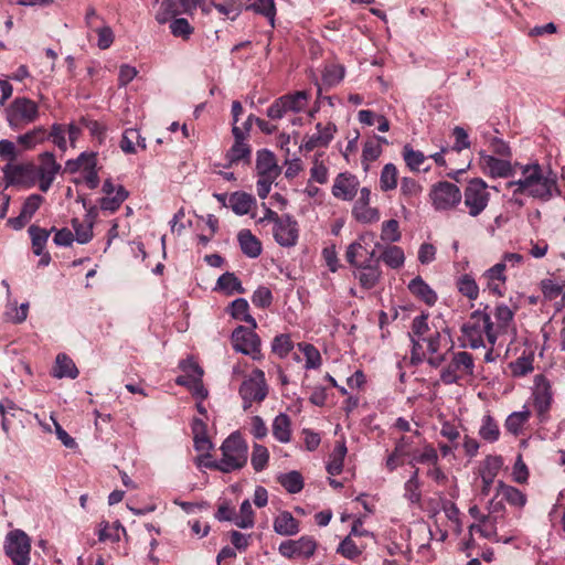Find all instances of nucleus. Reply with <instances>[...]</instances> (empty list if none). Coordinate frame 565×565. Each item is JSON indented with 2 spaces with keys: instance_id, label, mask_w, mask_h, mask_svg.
I'll list each match as a JSON object with an SVG mask.
<instances>
[{
  "instance_id": "nucleus-6",
  "label": "nucleus",
  "mask_w": 565,
  "mask_h": 565,
  "mask_svg": "<svg viewBox=\"0 0 565 565\" xmlns=\"http://www.w3.org/2000/svg\"><path fill=\"white\" fill-rule=\"evenodd\" d=\"M429 200L433 207L438 212H446L456 209L462 200L459 186L448 181H439L429 190Z\"/></svg>"
},
{
  "instance_id": "nucleus-36",
  "label": "nucleus",
  "mask_w": 565,
  "mask_h": 565,
  "mask_svg": "<svg viewBox=\"0 0 565 565\" xmlns=\"http://www.w3.org/2000/svg\"><path fill=\"white\" fill-rule=\"evenodd\" d=\"M531 412L526 406H523V409L520 412L511 413L505 419V429L518 436L521 431L525 423L530 419Z\"/></svg>"
},
{
  "instance_id": "nucleus-28",
  "label": "nucleus",
  "mask_w": 565,
  "mask_h": 565,
  "mask_svg": "<svg viewBox=\"0 0 565 565\" xmlns=\"http://www.w3.org/2000/svg\"><path fill=\"white\" fill-rule=\"evenodd\" d=\"M274 531L279 535L292 536L299 532V524L290 512L284 511L275 518Z\"/></svg>"
},
{
  "instance_id": "nucleus-55",
  "label": "nucleus",
  "mask_w": 565,
  "mask_h": 565,
  "mask_svg": "<svg viewBox=\"0 0 565 565\" xmlns=\"http://www.w3.org/2000/svg\"><path fill=\"white\" fill-rule=\"evenodd\" d=\"M402 234L399 224L396 220L392 218L383 222L381 228V239L386 243H396L401 239Z\"/></svg>"
},
{
  "instance_id": "nucleus-42",
  "label": "nucleus",
  "mask_w": 565,
  "mask_h": 565,
  "mask_svg": "<svg viewBox=\"0 0 565 565\" xmlns=\"http://www.w3.org/2000/svg\"><path fill=\"white\" fill-rule=\"evenodd\" d=\"M398 171L395 164L386 163L380 174V189L383 192L395 190L397 186Z\"/></svg>"
},
{
  "instance_id": "nucleus-5",
  "label": "nucleus",
  "mask_w": 565,
  "mask_h": 565,
  "mask_svg": "<svg viewBox=\"0 0 565 565\" xmlns=\"http://www.w3.org/2000/svg\"><path fill=\"white\" fill-rule=\"evenodd\" d=\"M7 121L12 129H20L38 120V104L28 97H17L6 110Z\"/></svg>"
},
{
  "instance_id": "nucleus-21",
  "label": "nucleus",
  "mask_w": 565,
  "mask_h": 565,
  "mask_svg": "<svg viewBox=\"0 0 565 565\" xmlns=\"http://www.w3.org/2000/svg\"><path fill=\"white\" fill-rule=\"evenodd\" d=\"M31 241H32V249L33 253L38 256H41L40 265L46 266L50 264L51 256L49 253H45V245L50 237L51 231L45 228H41L36 225H31L28 230Z\"/></svg>"
},
{
  "instance_id": "nucleus-17",
  "label": "nucleus",
  "mask_w": 565,
  "mask_h": 565,
  "mask_svg": "<svg viewBox=\"0 0 565 565\" xmlns=\"http://www.w3.org/2000/svg\"><path fill=\"white\" fill-rule=\"evenodd\" d=\"M40 161L41 162L36 171L39 188L41 191L46 192L51 188L61 166L56 162L54 154L51 152H44L41 154Z\"/></svg>"
},
{
  "instance_id": "nucleus-13",
  "label": "nucleus",
  "mask_w": 565,
  "mask_h": 565,
  "mask_svg": "<svg viewBox=\"0 0 565 565\" xmlns=\"http://www.w3.org/2000/svg\"><path fill=\"white\" fill-rule=\"evenodd\" d=\"M479 164L484 174L490 178H510L515 174L516 163L512 164L509 159L497 158L483 151L479 153Z\"/></svg>"
},
{
  "instance_id": "nucleus-52",
  "label": "nucleus",
  "mask_w": 565,
  "mask_h": 565,
  "mask_svg": "<svg viewBox=\"0 0 565 565\" xmlns=\"http://www.w3.org/2000/svg\"><path fill=\"white\" fill-rule=\"evenodd\" d=\"M497 497L498 495L495 494L494 498L489 500V502L486 507V509L488 511L487 516H492V518H489L490 519L489 524H491L493 526L494 536H497V522H498V520L502 519L505 513V505H504L503 501L497 500Z\"/></svg>"
},
{
  "instance_id": "nucleus-32",
  "label": "nucleus",
  "mask_w": 565,
  "mask_h": 565,
  "mask_svg": "<svg viewBox=\"0 0 565 565\" xmlns=\"http://www.w3.org/2000/svg\"><path fill=\"white\" fill-rule=\"evenodd\" d=\"M238 243L242 252L250 257L256 258L262 253L260 242L252 234L249 230H243L238 233Z\"/></svg>"
},
{
  "instance_id": "nucleus-18",
  "label": "nucleus",
  "mask_w": 565,
  "mask_h": 565,
  "mask_svg": "<svg viewBox=\"0 0 565 565\" xmlns=\"http://www.w3.org/2000/svg\"><path fill=\"white\" fill-rule=\"evenodd\" d=\"M315 134L305 136L301 148L307 151H312L317 148L327 147L333 139L337 127L332 122H328L327 125L318 122Z\"/></svg>"
},
{
  "instance_id": "nucleus-57",
  "label": "nucleus",
  "mask_w": 565,
  "mask_h": 565,
  "mask_svg": "<svg viewBox=\"0 0 565 565\" xmlns=\"http://www.w3.org/2000/svg\"><path fill=\"white\" fill-rule=\"evenodd\" d=\"M419 469L415 468V470L412 472L409 479L405 483V497L412 502V503H418L420 500V491H419Z\"/></svg>"
},
{
  "instance_id": "nucleus-9",
  "label": "nucleus",
  "mask_w": 565,
  "mask_h": 565,
  "mask_svg": "<svg viewBox=\"0 0 565 565\" xmlns=\"http://www.w3.org/2000/svg\"><path fill=\"white\" fill-rule=\"evenodd\" d=\"M268 394L265 373L255 369L245 379L239 387V395L243 399L244 409H248L253 403L263 402Z\"/></svg>"
},
{
  "instance_id": "nucleus-49",
  "label": "nucleus",
  "mask_w": 565,
  "mask_h": 565,
  "mask_svg": "<svg viewBox=\"0 0 565 565\" xmlns=\"http://www.w3.org/2000/svg\"><path fill=\"white\" fill-rule=\"evenodd\" d=\"M217 288L228 295L234 292L243 294L245 290L239 279L233 273H225L217 279Z\"/></svg>"
},
{
  "instance_id": "nucleus-8",
  "label": "nucleus",
  "mask_w": 565,
  "mask_h": 565,
  "mask_svg": "<svg viewBox=\"0 0 565 565\" xmlns=\"http://www.w3.org/2000/svg\"><path fill=\"white\" fill-rule=\"evenodd\" d=\"M462 198L468 214L472 217L480 215L490 201L488 184L480 178L471 179L465 188Z\"/></svg>"
},
{
  "instance_id": "nucleus-40",
  "label": "nucleus",
  "mask_w": 565,
  "mask_h": 565,
  "mask_svg": "<svg viewBox=\"0 0 565 565\" xmlns=\"http://www.w3.org/2000/svg\"><path fill=\"white\" fill-rule=\"evenodd\" d=\"M347 455V447L344 443H339L335 445L334 449L332 450L328 465H327V471L332 475L337 476L341 473L343 469V462Z\"/></svg>"
},
{
  "instance_id": "nucleus-22",
  "label": "nucleus",
  "mask_w": 565,
  "mask_h": 565,
  "mask_svg": "<svg viewBox=\"0 0 565 565\" xmlns=\"http://www.w3.org/2000/svg\"><path fill=\"white\" fill-rule=\"evenodd\" d=\"M356 270L353 273L364 289H372L381 278V269L377 264H371L370 260L354 266Z\"/></svg>"
},
{
  "instance_id": "nucleus-11",
  "label": "nucleus",
  "mask_w": 565,
  "mask_h": 565,
  "mask_svg": "<svg viewBox=\"0 0 565 565\" xmlns=\"http://www.w3.org/2000/svg\"><path fill=\"white\" fill-rule=\"evenodd\" d=\"M414 424L416 428L413 431V435H404L399 437L395 443L394 450L388 455L386 459V468L390 471H394L397 467L403 465V459H405L415 447L420 446V443L425 439L418 429V424Z\"/></svg>"
},
{
  "instance_id": "nucleus-51",
  "label": "nucleus",
  "mask_w": 565,
  "mask_h": 565,
  "mask_svg": "<svg viewBox=\"0 0 565 565\" xmlns=\"http://www.w3.org/2000/svg\"><path fill=\"white\" fill-rule=\"evenodd\" d=\"M298 349L306 358L305 367L307 370L318 369L321 365V354L318 349L310 343H298Z\"/></svg>"
},
{
  "instance_id": "nucleus-33",
  "label": "nucleus",
  "mask_w": 565,
  "mask_h": 565,
  "mask_svg": "<svg viewBox=\"0 0 565 565\" xmlns=\"http://www.w3.org/2000/svg\"><path fill=\"white\" fill-rule=\"evenodd\" d=\"M403 159L409 170L418 172L422 166L427 161V157L419 150H414L409 145H405L402 151ZM430 167L423 168L424 172H428Z\"/></svg>"
},
{
  "instance_id": "nucleus-12",
  "label": "nucleus",
  "mask_w": 565,
  "mask_h": 565,
  "mask_svg": "<svg viewBox=\"0 0 565 565\" xmlns=\"http://www.w3.org/2000/svg\"><path fill=\"white\" fill-rule=\"evenodd\" d=\"M254 330L243 326L237 327L232 333V342L237 352L250 355L254 360H259L262 358L260 340Z\"/></svg>"
},
{
  "instance_id": "nucleus-59",
  "label": "nucleus",
  "mask_w": 565,
  "mask_h": 565,
  "mask_svg": "<svg viewBox=\"0 0 565 565\" xmlns=\"http://www.w3.org/2000/svg\"><path fill=\"white\" fill-rule=\"evenodd\" d=\"M292 349L294 343L289 334H279L274 338L271 350L279 358H286Z\"/></svg>"
},
{
  "instance_id": "nucleus-61",
  "label": "nucleus",
  "mask_w": 565,
  "mask_h": 565,
  "mask_svg": "<svg viewBox=\"0 0 565 565\" xmlns=\"http://www.w3.org/2000/svg\"><path fill=\"white\" fill-rule=\"evenodd\" d=\"M344 77V67L339 64H331L326 66L322 81L328 86H334L339 84Z\"/></svg>"
},
{
  "instance_id": "nucleus-60",
  "label": "nucleus",
  "mask_w": 565,
  "mask_h": 565,
  "mask_svg": "<svg viewBox=\"0 0 565 565\" xmlns=\"http://www.w3.org/2000/svg\"><path fill=\"white\" fill-rule=\"evenodd\" d=\"M234 522L241 529H249L254 525V511L248 500L242 502L239 515L234 520Z\"/></svg>"
},
{
  "instance_id": "nucleus-35",
  "label": "nucleus",
  "mask_w": 565,
  "mask_h": 565,
  "mask_svg": "<svg viewBox=\"0 0 565 565\" xmlns=\"http://www.w3.org/2000/svg\"><path fill=\"white\" fill-rule=\"evenodd\" d=\"M120 532L126 534V530L119 521H116L111 524L106 521H103L99 523L98 540L100 542H107V541H109L111 543L119 542Z\"/></svg>"
},
{
  "instance_id": "nucleus-56",
  "label": "nucleus",
  "mask_w": 565,
  "mask_h": 565,
  "mask_svg": "<svg viewBox=\"0 0 565 565\" xmlns=\"http://www.w3.org/2000/svg\"><path fill=\"white\" fill-rule=\"evenodd\" d=\"M401 194L407 200L418 198L423 192V186L413 178L404 177L401 180Z\"/></svg>"
},
{
  "instance_id": "nucleus-24",
  "label": "nucleus",
  "mask_w": 565,
  "mask_h": 565,
  "mask_svg": "<svg viewBox=\"0 0 565 565\" xmlns=\"http://www.w3.org/2000/svg\"><path fill=\"white\" fill-rule=\"evenodd\" d=\"M256 171L257 175L279 177L280 168L271 151L263 149L257 152Z\"/></svg>"
},
{
  "instance_id": "nucleus-43",
  "label": "nucleus",
  "mask_w": 565,
  "mask_h": 565,
  "mask_svg": "<svg viewBox=\"0 0 565 565\" xmlns=\"http://www.w3.org/2000/svg\"><path fill=\"white\" fill-rule=\"evenodd\" d=\"M250 147L247 142H234L231 149L226 152L228 166L237 164L241 161L248 162L250 159Z\"/></svg>"
},
{
  "instance_id": "nucleus-15",
  "label": "nucleus",
  "mask_w": 565,
  "mask_h": 565,
  "mask_svg": "<svg viewBox=\"0 0 565 565\" xmlns=\"http://www.w3.org/2000/svg\"><path fill=\"white\" fill-rule=\"evenodd\" d=\"M273 234L280 246H295L299 236L298 223L290 215H281V218L273 227Z\"/></svg>"
},
{
  "instance_id": "nucleus-19",
  "label": "nucleus",
  "mask_w": 565,
  "mask_h": 565,
  "mask_svg": "<svg viewBox=\"0 0 565 565\" xmlns=\"http://www.w3.org/2000/svg\"><path fill=\"white\" fill-rule=\"evenodd\" d=\"M359 185L360 182L355 175L348 172L340 173L334 179L332 194L339 200L352 201L358 193Z\"/></svg>"
},
{
  "instance_id": "nucleus-38",
  "label": "nucleus",
  "mask_w": 565,
  "mask_h": 565,
  "mask_svg": "<svg viewBox=\"0 0 565 565\" xmlns=\"http://www.w3.org/2000/svg\"><path fill=\"white\" fill-rule=\"evenodd\" d=\"M47 136L45 128L39 126L23 135H20L17 139V142L22 146L23 149L30 150L33 149L36 145L44 142Z\"/></svg>"
},
{
  "instance_id": "nucleus-20",
  "label": "nucleus",
  "mask_w": 565,
  "mask_h": 565,
  "mask_svg": "<svg viewBox=\"0 0 565 565\" xmlns=\"http://www.w3.org/2000/svg\"><path fill=\"white\" fill-rule=\"evenodd\" d=\"M405 459H408L407 463L415 469L418 468V463H437L438 452L433 445L423 439L420 446L415 447L414 450Z\"/></svg>"
},
{
  "instance_id": "nucleus-10",
  "label": "nucleus",
  "mask_w": 565,
  "mask_h": 565,
  "mask_svg": "<svg viewBox=\"0 0 565 565\" xmlns=\"http://www.w3.org/2000/svg\"><path fill=\"white\" fill-rule=\"evenodd\" d=\"M4 551L13 565L30 564L31 541L23 531L14 530L7 534Z\"/></svg>"
},
{
  "instance_id": "nucleus-53",
  "label": "nucleus",
  "mask_w": 565,
  "mask_h": 565,
  "mask_svg": "<svg viewBox=\"0 0 565 565\" xmlns=\"http://www.w3.org/2000/svg\"><path fill=\"white\" fill-rule=\"evenodd\" d=\"M209 4L210 8L214 7L218 13L231 20H235L241 13L242 0H226L224 3H215L211 1Z\"/></svg>"
},
{
  "instance_id": "nucleus-25",
  "label": "nucleus",
  "mask_w": 565,
  "mask_h": 565,
  "mask_svg": "<svg viewBox=\"0 0 565 565\" xmlns=\"http://www.w3.org/2000/svg\"><path fill=\"white\" fill-rule=\"evenodd\" d=\"M534 407L541 418H544L552 404V393L550 385L541 380L537 382L535 391L533 393Z\"/></svg>"
},
{
  "instance_id": "nucleus-23",
  "label": "nucleus",
  "mask_w": 565,
  "mask_h": 565,
  "mask_svg": "<svg viewBox=\"0 0 565 565\" xmlns=\"http://www.w3.org/2000/svg\"><path fill=\"white\" fill-rule=\"evenodd\" d=\"M483 278L486 280L487 288L491 294L498 297H502L504 295L507 276L504 275L501 265L495 264L486 270Z\"/></svg>"
},
{
  "instance_id": "nucleus-37",
  "label": "nucleus",
  "mask_w": 565,
  "mask_h": 565,
  "mask_svg": "<svg viewBox=\"0 0 565 565\" xmlns=\"http://www.w3.org/2000/svg\"><path fill=\"white\" fill-rule=\"evenodd\" d=\"M255 202V199L245 192H235L230 196V206L237 215L247 214Z\"/></svg>"
},
{
  "instance_id": "nucleus-58",
  "label": "nucleus",
  "mask_w": 565,
  "mask_h": 565,
  "mask_svg": "<svg viewBox=\"0 0 565 565\" xmlns=\"http://www.w3.org/2000/svg\"><path fill=\"white\" fill-rule=\"evenodd\" d=\"M269 460V452L267 448L259 444H254L250 462L255 471L265 469Z\"/></svg>"
},
{
  "instance_id": "nucleus-16",
  "label": "nucleus",
  "mask_w": 565,
  "mask_h": 565,
  "mask_svg": "<svg viewBox=\"0 0 565 565\" xmlns=\"http://www.w3.org/2000/svg\"><path fill=\"white\" fill-rule=\"evenodd\" d=\"M371 200V191L369 188H362L360 190V195L355 201L352 215L354 218L361 223H374L380 220V212L376 207L370 206Z\"/></svg>"
},
{
  "instance_id": "nucleus-47",
  "label": "nucleus",
  "mask_w": 565,
  "mask_h": 565,
  "mask_svg": "<svg viewBox=\"0 0 565 565\" xmlns=\"http://www.w3.org/2000/svg\"><path fill=\"white\" fill-rule=\"evenodd\" d=\"M288 111L300 113L305 109L309 99V94L306 90H299L295 94L281 96Z\"/></svg>"
},
{
  "instance_id": "nucleus-50",
  "label": "nucleus",
  "mask_w": 565,
  "mask_h": 565,
  "mask_svg": "<svg viewBox=\"0 0 565 565\" xmlns=\"http://www.w3.org/2000/svg\"><path fill=\"white\" fill-rule=\"evenodd\" d=\"M180 13H183L182 9L179 10L174 0H163L154 18L158 23L164 24Z\"/></svg>"
},
{
  "instance_id": "nucleus-45",
  "label": "nucleus",
  "mask_w": 565,
  "mask_h": 565,
  "mask_svg": "<svg viewBox=\"0 0 565 565\" xmlns=\"http://www.w3.org/2000/svg\"><path fill=\"white\" fill-rule=\"evenodd\" d=\"M128 195L129 192L122 185H118L115 195H106L100 200V209L113 213L120 207Z\"/></svg>"
},
{
  "instance_id": "nucleus-4",
  "label": "nucleus",
  "mask_w": 565,
  "mask_h": 565,
  "mask_svg": "<svg viewBox=\"0 0 565 565\" xmlns=\"http://www.w3.org/2000/svg\"><path fill=\"white\" fill-rule=\"evenodd\" d=\"M222 458L218 462L205 463L222 472H231L243 468L247 462L248 446L238 433L231 434L221 446Z\"/></svg>"
},
{
  "instance_id": "nucleus-27",
  "label": "nucleus",
  "mask_w": 565,
  "mask_h": 565,
  "mask_svg": "<svg viewBox=\"0 0 565 565\" xmlns=\"http://www.w3.org/2000/svg\"><path fill=\"white\" fill-rule=\"evenodd\" d=\"M469 514L471 518L478 521L477 524H471L469 526L470 532H478L486 539H493L494 537V530L490 522V516H487V514L482 513L478 505H471L469 508Z\"/></svg>"
},
{
  "instance_id": "nucleus-48",
  "label": "nucleus",
  "mask_w": 565,
  "mask_h": 565,
  "mask_svg": "<svg viewBox=\"0 0 565 565\" xmlns=\"http://www.w3.org/2000/svg\"><path fill=\"white\" fill-rule=\"evenodd\" d=\"M479 435L489 443L498 440L500 436L499 426L491 415L487 414L482 417Z\"/></svg>"
},
{
  "instance_id": "nucleus-54",
  "label": "nucleus",
  "mask_w": 565,
  "mask_h": 565,
  "mask_svg": "<svg viewBox=\"0 0 565 565\" xmlns=\"http://www.w3.org/2000/svg\"><path fill=\"white\" fill-rule=\"evenodd\" d=\"M458 290L470 300L479 296V287L470 275H462L457 280Z\"/></svg>"
},
{
  "instance_id": "nucleus-41",
  "label": "nucleus",
  "mask_w": 565,
  "mask_h": 565,
  "mask_svg": "<svg viewBox=\"0 0 565 565\" xmlns=\"http://www.w3.org/2000/svg\"><path fill=\"white\" fill-rule=\"evenodd\" d=\"M380 259H382L388 267L397 269L404 265L405 255L401 247L396 245H388L383 249Z\"/></svg>"
},
{
  "instance_id": "nucleus-39",
  "label": "nucleus",
  "mask_w": 565,
  "mask_h": 565,
  "mask_svg": "<svg viewBox=\"0 0 565 565\" xmlns=\"http://www.w3.org/2000/svg\"><path fill=\"white\" fill-rule=\"evenodd\" d=\"M248 302L244 298L235 299L230 307L231 315L234 319L248 323L252 329L257 328L256 320L248 313Z\"/></svg>"
},
{
  "instance_id": "nucleus-2",
  "label": "nucleus",
  "mask_w": 565,
  "mask_h": 565,
  "mask_svg": "<svg viewBox=\"0 0 565 565\" xmlns=\"http://www.w3.org/2000/svg\"><path fill=\"white\" fill-rule=\"evenodd\" d=\"M427 319L426 315H420L412 322V362L417 364L427 359L429 365L438 367L445 361V355L439 351L446 337L437 328L431 329Z\"/></svg>"
},
{
  "instance_id": "nucleus-1",
  "label": "nucleus",
  "mask_w": 565,
  "mask_h": 565,
  "mask_svg": "<svg viewBox=\"0 0 565 565\" xmlns=\"http://www.w3.org/2000/svg\"><path fill=\"white\" fill-rule=\"evenodd\" d=\"M521 175L507 183L513 195H527L541 201H548L559 194L557 177L551 169H543L537 162L516 163Z\"/></svg>"
},
{
  "instance_id": "nucleus-63",
  "label": "nucleus",
  "mask_w": 565,
  "mask_h": 565,
  "mask_svg": "<svg viewBox=\"0 0 565 565\" xmlns=\"http://www.w3.org/2000/svg\"><path fill=\"white\" fill-rule=\"evenodd\" d=\"M382 153V146L374 140H369L363 146L362 162L365 164L364 170L369 169V162L375 161Z\"/></svg>"
},
{
  "instance_id": "nucleus-46",
  "label": "nucleus",
  "mask_w": 565,
  "mask_h": 565,
  "mask_svg": "<svg viewBox=\"0 0 565 565\" xmlns=\"http://www.w3.org/2000/svg\"><path fill=\"white\" fill-rule=\"evenodd\" d=\"M514 312L507 305H499L494 310L495 326L494 329L498 335L501 332H507L510 323L513 321Z\"/></svg>"
},
{
  "instance_id": "nucleus-64",
  "label": "nucleus",
  "mask_w": 565,
  "mask_h": 565,
  "mask_svg": "<svg viewBox=\"0 0 565 565\" xmlns=\"http://www.w3.org/2000/svg\"><path fill=\"white\" fill-rule=\"evenodd\" d=\"M338 553H340L342 556L353 559L358 557L362 551L363 546H358L354 541L352 540L351 535H348L339 545Z\"/></svg>"
},
{
  "instance_id": "nucleus-14",
  "label": "nucleus",
  "mask_w": 565,
  "mask_h": 565,
  "mask_svg": "<svg viewBox=\"0 0 565 565\" xmlns=\"http://www.w3.org/2000/svg\"><path fill=\"white\" fill-rule=\"evenodd\" d=\"M95 167H96L95 153L83 152L79 154V157L76 160H68L66 162V169L70 172L74 173L81 169L84 171L85 183L87 184L88 189H92V190L96 189L99 183V178H98Z\"/></svg>"
},
{
  "instance_id": "nucleus-29",
  "label": "nucleus",
  "mask_w": 565,
  "mask_h": 565,
  "mask_svg": "<svg viewBox=\"0 0 565 565\" xmlns=\"http://www.w3.org/2000/svg\"><path fill=\"white\" fill-rule=\"evenodd\" d=\"M369 234L361 235L355 242L351 243L345 252V259L349 264L353 266H358L361 263H359V259L364 256V254H369V260H371L375 256V250L367 252L364 242Z\"/></svg>"
},
{
  "instance_id": "nucleus-34",
  "label": "nucleus",
  "mask_w": 565,
  "mask_h": 565,
  "mask_svg": "<svg viewBox=\"0 0 565 565\" xmlns=\"http://www.w3.org/2000/svg\"><path fill=\"white\" fill-rule=\"evenodd\" d=\"M273 435L280 443H289L291 438V422L287 414L280 413L273 422Z\"/></svg>"
},
{
  "instance_id": "nucleus-44",
  "label": "nucleus",
  "mask_w": 565,
  "mask_h": 565,
  "mask_svg": "<svg viewBox=\"0 0 565 565\" xmlns=\"http://www.w3.org/2000/svg\"><path fill=\"white\" fill-rule=\"evenodd\" d=\"M277 480L289 493H298L303 488L302 476L296 470L279 475Z\"/></svg>"
},
{
  "instance_id": "nucleus-62",
  "label": "nucleus",
  "mask_w": 565,
  "mask_h": 565,
  "mask_svg": "<svg viewBox=\"0 0 565 565\" xmlns=\"http://www.w3.org/2000/svg\"><path fill=\"white\" fill-rule=\"evenodd\" d=\"M139 139H141V135L137 129L125 130L120 140V149L125 153H136V141H139Z\"/></svg>"
},
{
  "instance_id": "nucleus-7",
  "label": "nucleus",
  "mask_w": 565,
  "mask_h": 565,
  "mask_svg": "<svg viewBox=\"0 0 565 565\" xmlns=\"http://www.w3.org/2000/svg\"><path fill=\"white\" fill-rule=\"evenodd\" d=\"M473 373L475 362L472 355L466 351H459L452 354L450 362L443 369L440 380L445 384H454L460 380L472 377Z\"/></svg>"
},
{
  "instance_id": "nucleus-31",
  "label": "nucleus",
  "mask_w": 565,
  "mask_h": 565,
  "mask_svg": "<svg viewBox=\"0 0 565 565\" xmlns=\"http://www.w3.org/2000/svg\"><path fill=\"white\" fill-rule=\"evenodd\" d=\"M52 374L56 379H76L78 375V370L71 358H68L66 354L60 353L56 356L55 366L53 367Z\"/></svg>"
},
{
  "instance_id": "nucleus-26",
  "label": "nucleus",
  "mask_w": 565,
  "mask_h": 565,
  "mask_svg": "<svg viewBox=\"0 0 565 565\" xmlns=\"http://www.w3.org/2000/svg\"><path fill=\"white\" fill-rule=\"evenodd\" d=\"M497 495H501L511 507L522 509L525 507L526 495L515 487L499 481L497 486Z\"/></svg>"
},
{
  "instance_id": "nucleus-30",
  "label": "nucleus",
  "mask_w": 565,
  "mask_h": 565,
  "mask_svg": "<svg viewBox=\"0 0 565 565\" xmlns=\"http://www.w3.org/2000/svg\"><path fill=\"white\" fill-rule=\"evenodd\" d=\"M408 289L428 306H433L437 301L436 292L419 276L411 280Z\"/></svg>"
},
{
  "instance_id": "nucleus-3",
  "label": "nucleus",
  "mask_w": 565,
  "mask_h": 565,
  "mask_svg": "<svg viewBox=\"0 0 565 565\" xmlns=\"http://www.w3.org/2000/svg\"><path fill=\"white\" fill-rule=\"evenodd\" d=\"M465 345L471 349L484 347L483 337L491 347L498 339V332L491 321L490 315L484 311H475L469 320L462 326Z\"/></svg>"
}]
</instances>
